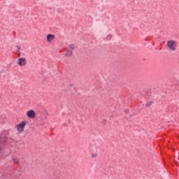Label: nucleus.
I'll return each mask as SVG.
<instances>
[{
    "mask_svg": "<svg viewBox=\"0 0 179 179\" xmlns=\"http://www.w3.org/2000/svg\"><path fill=\"white\" fill-rule=\"evenodd\" d=\"M177 41H168L167 47L169 51H176L177 50Z\"/></svg>",
    "mask_w": 179,
    "mask_h": 179,
    "instance_id": "f257e3e1",
    "label": "nucleus"
},
{
    "mask_svg": "<svg viewBox=\"0 0 179 179\" xmlns=\"http://www.w3.org/2000/svg\"><path fill=\"white\" fill-rule=\"evenodd\" d=\"M112 37H113V36H111V34H109L107 36L108 40H111Z\"/></svg>",
    "mask_w": 179,
    "mask_h": 179,
    "instance_id": "1a4fd4ad",
    "label": "nucleus"
},
{
    "mask_svg": "<svg viewBox=\"0 0 179 179\" xmlns=\"http://www.w3.org/2000/svg\"><path fill=\"white\" fill-rule=\"evenodd\" d=\"M26 121L23 120L16 126L18 134H23L24 132V128H26Z\"/></svg>",
    "mask_w": 179,
    "mask_h": 179,
    "instance_id": "f03ea898",
    "label": "nucleus"
},
{
    "mask_svg": "<svg viewBox=\"0 0 179 179\" xmlns=\"http://www.w3.org/2000/svg\"><path fill=\"white\" fill-rule=\"evenodd\" d=\"M0 152H1V148H0Z\"/></svg>",
    "mask_w": 179,
    "mask_h": 179,
    "instance_id": "9b49d317",
    "label": "nucleus"
},
{
    "mask_svg": "<svg viewBox=\"0 0 179 179\" xmlns=\"http://www.w3.org/2000/svg\"><path fill=\"white\" fill-rule=\"evenodd\" d=\"M27 117L28 118H30L31 120H34V118H36V112L33 110H30L27 112Z\"/></svg>",
    "mask_w": 179,
    "mask_h": 179,
    "instance_id": "20e7f679",
    "label": "nucleus"
},
{
    "mask_svg": "<svg viewBox=\"0 0 179 179\" xmlns=\"http://www.w3.org/2000/svg\"><path fill=\"white\" fill-rule=\"evenodd\" d=\"M17 50H20V46H17Z\"/></svg>",
    "mask_w": 179,
    "mask_h": 179,
    "instance_id": "9d476101",
    "label": "nucleus"
},
{
    "mask_svg": "<svg viewBox=\"0 0 179 179\" xmlns=\"http://www.w3.org/2000/svg\"><path fill=\"white\" fill-rule=\"evenodd\" d=\"M13 162L14 164H17V163H19V160L16 158H13Z\"/></svg>",
    "mask_w": 179,
    "mask_h": 179,
    "instance_id": "0eeeda50",
    "label": "nucleus"
},
{
    "mask_svg": "<svg viewBox=\"0 0 179 179\" xmlns=\"http://www.w3.org/2000/svg\"><path fill=\"white\" fill-rule=\"evenodd\" d=\"M17 64L20 66H26L27 64V60L26 58L20 57L17 60Z\"/></svg>",
    "mask_w": 179,
    "mask_h": 179,
    "instance_id": "7ed1b4c3",
    "label": "nucleus"
},
{
    "mask_svg": "<svg viewBox=\"0 0 179 179\" xmlns=\"http://www.w3.org/2000/svg\"><path fill=\"white\" fill-rule=\"evenodd\" d=\"M66 55L67 57H69V56L72 55V50L67 51V52L66 53Z\"/></svg>",
    "mask_w": 179,
    "mask_h": 179,
    "instance_id": "6e6552de",
    "label": "nucleus"
},
{
    "mask_svg": "<svg viewBox=\"0 0 179 179\" xmlns=\"http://www.w3.org/2000/svg\"><path fill=\"white\" fill-rule=\"evenodd\" d=\"M99 157V153L96 152L95 153H92L91 155L92 159H96V157Z\"/></svg>",
    "mask_w": 179,
    "mask_h": 179,
    "instance_id": "423d86ee",
    "label": "nucleus"
},
{
    "mask_svg": "<svg viewBox=\"0 0 179 179\" xmlns=\"http://www.w3.org/2000/svg\"><path fill=\"white\" fill-rule=\"evenodd\" d=\"M47 42L49 43H52L55 40V35L54 34H48L46 36Z\"/></svg>",
    "mask_w": 179,
    "mask_h": 179,
    "instance_id": "39448f33",
    "label": "nucleus"
}]
</instances>
